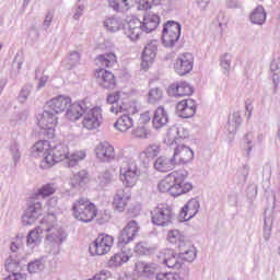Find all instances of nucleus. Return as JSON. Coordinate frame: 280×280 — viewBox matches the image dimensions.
<instances>
[{
	"label": "nucleus",
	"instance_id": "13d9d810",
	"mask_svg": "<svg viewBox=\"0 0 280 280\" xmlns=\"http://www.w3.org/2000/svg\"><path fill=\"white\" fill-rule=\"evenodd\" d=\"M47 77H43L40 80H39V86H45V84H47Z\"/></svg>",
	"mask_w": 280,
	"mask_h": 280
},
{
	"label": "nucleus",
	"instance_id": "cd10ccee",
	"mask_svg": "<svg viewBox=\"0 0 280 280\" xmlns=\"http://www.w3.org/2000/svg\"><path fill=\"white\" fill-rule=\"evenodd\" d=\"M153 167L154 170H156V172L167 173L172 172V170L176 167V164L173 158L170 159L167 156L162 155L155 160Z\"/></svg>",
	"mask_w": 280,
	"mask_h": 280
},
{
	"label": "nucleus",
	"instance_id": "2f4dec72",
	"mask_svg": "<svg viewBox=\"0 0 280 280\" xmlns=\"http://www.w3.org/2000/svg\"><path fill=\"white\" fill-rule=\"evenodd\" d=\"M198 209H200V203H198V200L191 199L182 209L180 217L184 218V220H191V218L198 213Z\"/></svg>",
	"mask_w": 280,
	"mask_h": 280
},
{
	"label": "nucleus",
	"instance_id": "1a4fd4ad",
	"mask_svg": "<svg viewBox=\"0 0 280 280\" xmlns=\"http://www.w3.org/2000/svg\"><path fill=\"white\" fill-rule=\"evenodd\" d=\"M173 215L172 208L161 203L151 210V222L155 226H170Z\"/></svg>",
	"mask_w": 280,
	"mask_h": 280
},
{
	"label": "nucleus",
	"instance_id": "4d7b16f0",
	"mask_svg": "<svg viewBox=\"0 0 280 280\" xmlns=\"http://www.w3.org/2000/svg\"><path fill=\"white\" fill-rule=\"evenodd\" d=\"M211 0H197V3L201 10H205L209 5Z\"/></svg>",
	"mask_w": 280,
	"mask_h": 280
},
{
	"label": "nucleus",
	"instance_id": "6e6d98bb",
	"mask_svg": "<svg viewBox=\"0 0 280 280\" xmlns=\"http://www.w3.org/2000/svg\"><path fill=\"white\" fill-rule=\"evenodd\" d=\"M5 268H7L8 272H14V268H19V265L15 262H8L5 265Z\"/></svg>",
	"mask_w": 280,
	"mask_h": 280
},
{
	"label": "nucleus",
	"instance_id": "c9c22d12",
	"mask_svg": "<svg viewBox=\"0 0 280 280\" xmlns=\"http://www.w3.org/2000/svg\"><path fill=\"white\" fill-rule=\"evenodd\" d=\"M170 118L167 117V112H165V108L158 107L153 115V126L154 128H163V126L167 125V121Z\"/></svg>",
	"mask_w": 280,
	"mask_h": 280
},
{
	"label": "nucleus",
	"instance_id": "f704fd0d",
	"mask_svg": "<svg viewBox=\"0 0 280 280\" xmlns=\"http://www.w3.org/2000/svg\"><path fill=\"white\" fill-rule=\"evenodd\" d=\"M132 126H135V121L129 115L120 116L114 124V128L119 132H128Z\"/></svg>",
	"mask_w": 280,
	"mask_h": 280
},
{
	"label": "nucleus",
	"instance_id": "c03bdc74",
	"mask_svg": "<svg viewBox=\"0 0 280 280\" xmlns=\"http://www.w3.org/2000/svg\"><path fill=\"white\" fill-rule=\"evenodd\" d=\"M55 194L56 187L51 184H46L37 190V196H40L42 198H49V196H54Z\"/></svg>",
	"mask_w": 280,
	"mask_h": 280
},
{
	"label": "nucleus",
	"instance_id": "c756f323",
	"mask_svg": "<svg viewBox=\"0 0 280 280\" xmlns=\"http://www.w3.org/2000/svg\"><path fill=\"white\" fill-rule=\"evenodd\" d=\"M137 0H108V5L115 12H128L131 8H135Z\"/></svg>",
	"mask_w": 280,
	"mask_h": 280
},
{
	"label": "nucleus",
	"instance_id": "37998d69",
	"mask_svg": "<svg viewBox=\"0 0 280 280\" xmlns=\"http://www.w3.org/2000/svg\"><path fill=\"white\" fill-rule=\"evenodd\" d=\"M139 117L137 119V125L140 126H150V121L152 120V113L150 110L141 112L139 108Z\"/></svg>",
	"mask_w": 280,
	"mask_h": 280
},
{
	"label": "nucleus",
	"instance_id": "e2e57ef3",
	"mask_svg": "<svg viewBox=\"0 0 280 280\" xmlns=\"http://www.w3.org/2000/svg\"><path fill=\"white\" fill-rule=\"evenodd\" d=\"M57 280H60V279H57Z\"/></svg>",
	"mask_w": 280,
	"mask_h": 280
},
{
	"label": "nucleus",
	"instance_id": "e433bc0d",
	"mask_svg": "<svg viewBox=\"0 0 280 280\" xmlns=\"http://www.w3.org/2000/svg\"><path fill=\"white\" fill-rule=\"evenodd\" d=\"M179 257L185 261H194L196 259V247L191 243L186 242L179 247Z\"/></svg>",
	"mask_w": 280,
	"mask_h": 280
},
{
	"label": "nucleus",
	"instance_id": "a211bd4d",
	"mask_svg": "<svg viewBox=\"0 0 280 280\" xmlns=\"http://www.w3.org/2000/svg\"><path fill=\"white\" fill-rule=\"evenodd\" d=\"M139 233V224L136 221H130L127 225L122 229L121 233L118 236V244L122 246L126 244H130Z\"/></svg>",
	"mask_w": 280,
	"mask_h": 280
},
{
	"label": "nucleus",
	"instance_id": "052dcab7",
	"mask_svg": "<svg viewBox=\"0 0 280 280\" xmlns=\"http://www.w3.org/2000/svg\"><path fill=\"white\" fill-rule=\"evenodd\" d=\"M174 143H178V140H175V141L172 142V144H174Z\"/></svg>",
	"mask_w": 280,
	"mask_h": 280
},
{
	"label": "nucleus",
	"instance_id": "58836bf2",
	"mask_svg": "<svg viewBox=\"0 0 280 280\" xmlns=\"http://www.w3.org/2000/svg\"><path fill=\"white\" fill-rule=\"evenodd\" d=\"M250 22L254 23V25H264L266 23V10H264V7L258 5L249 15Z\"/></svg>",
	"mask_w": 280,
	"mask_h": 280
},
{
	"label": "nucleus",
	"instance_id": "3c124183",
	"mask_svg": "<svg viewBox=\"0 0 280 280\" xmlns=\"http://www.w3.org/2000/svg\"><path fill=\"white\" fill-rule=\"evenodd\" d=\"M156 280H183V278L174 272H160L156 275Z\"/></svg>",
	"mask_w": 280,
	"mask_h": 280
},
{
	"label": "nucleus",
	"instance_id": "603ef678",
	"mask_svg": "<svg viewBox=\"0 0 280 280\" xmlns=\"http://www.w3.org/2000/svg\"><path fill=\"white\" fill-rule=\"evenodd\" d=\"M218 21L221 32H224V27L229 25V19H226V15H224V13H219Z\"/></svg>",
	"mask_w": 280,
	"mask_h": 280
},
{
	"label": "nucleus",
	"instance_id": "0eeeda50",
	"mask_svg": "<svg viewBox=\"0 0 280 280\" xmlns=\"http://www.w3.org/2000/svg\"><path fill=\"white\" fill-rule=\"evenodd\" d=\"M102 107L88 105L81 125L85 130H97L102 126Z\"/></svg>",
	"mask_w": 280,
	"mask_h": 280
},
{
	"label": "nucleus",
	"instance_id": "393cba45",
	"mask_svg": "<svg viewBox=\"0 0 280 280\" xmlns=\"http://www.w3.org/2000/svg\"><path fill=\"white\" fill-rule=\"evenodd\" d=\"M141 25L142 30H144L147 34H150V32H154V30L161 25V16L156 13L149 12L144 15Z\"/></svg>",
	"mask_w": 280,
	"mask_h": 280
},
{
	"label": "nucleus",
	"instance_id": "9d476101",
	"mask_svg": "<svg viewBox=\"0 0 280 280\" xmlns=\"http://www.w3.org/2000/svg\"><path fill=\"white\" fill-rule=\"evenodd\" d=\"M37 124L47 137H54L56 135V126H58V116L56 113L46 109L39 116Z\"/></svg>",
	"mask_w": 280,
	"mask_h": 280
},
{
	"label": "nucleus",
	"instance_id": "5701e85b",
	"mask_svg": "<svg viewBox=\"0 0 280 280\" xmlns=\"http://www.w3.org/2000/svg\"><path fill=\"white\" fill-rule=\"evenodd\" d=\"M158 48L153 43L148 44L142 52L141 69L148 71L156 58Z\"/></svg>",
	"mask_w": 280,
	"mask_h": 280
},
{
	"label": "nucleus",
	"instance_id": "b1692460",
	"mask_svg": "<svg viewBox=\"0 0 280 280\" xmlns=\"http://www.w3.org/2000/svg\"><path fill=\"white\" fill-rule=\"evenodd\" d=\"M40 215H43V203L35 202V203L28 206L22 220H23L24 224L30 226V225L34 224V222H36V219L40 218Z\"/></svg>",
	"mask_w": 280,
	"mask_h": 280
},
{
	"label": "nucleus",
	"instance_id": "6ab92c4d",
	"mask_svg": "<svg viewBox=\"0 0 280 280\" xmlns=\"http://www.w3.org/2000/svg\"><path fill=\"white\" fill-rule=\"evenodd\" d=\"M95 155L102 163H110L115 159V147L108 142H101L95 148Z\"/></svg>",
	"mask_w": 280,
	"mask_h": 280
},
{
	"label": "nucleus",
	"instance_id": "473e14b6",
	"mask_svg": "<svg viewBox=\"0 0 280 280\" xmlns=\"http://www.w3.org/2000/svg\"><path fill=\"white\" fill-rule=\"evenodd\" d=\"M175 171L167 174L158 185L159 191L162 194H170L172 196V189H174Z\"/></svg>",
	"mask_w": 280,
	"mask_h": 280
},
{
	"label": "nucleus",
	"instance_id": "de8ad7c7",
	"mask_svg": "<svg viewBox=\"0 0 280 280\" xmlns=\"http://www.w3.org/2000/svg\"><path fill=\"white\" fill-rule=\"evenodd\" d=\"M163 97V92L159 88L151 89L149 92L148 101L150 104H156Z\"/></svg>",
	"mask_w": 280,
	"mask_h": 280
},
{
	"label": "nucleus",
	"instance_id": "39448f33",
	"mask_svg": "<svg viewBox=\"0 0 280 280\" xmlns=\"http://www.w3.org/2000/svg\"><path fill=\"white\" fill-rule=\"evenodd\" d=\"M191 189H194V184L189 182V173L186 170L175 171L172 196L176 198L178 196L189 194Z\"/></svg>",
	"mask_w": 280,
	"mask_h": 280
},
{
	"label": "nucleus",
	"instance_id": "f8f14e48",
	"mask_svg": "<svg viewBox=\"0 0 280 280\" xmlns=\"http://www.w3.org/2000/svg\"><path fill=\"white\" fill-rule=\"evenodd\" d=\"M89 104L91 103L86 100H83L80 103H73L72 101L66 112V119H69V121H78L82 119L84 113H86V108H89Z\"/></svg>",
	"mask_w": 280,
	"mask_h": 280
},
{
	"label": "nucleus",
	"instance_id": "49530a36",
	"mask_svg": "<svg viewBox=\"0 0 280 280\" xmlns=\"http://www.w3.org/2000/svg\"><path fill=\"white\" fill-rule=\"evenodd\" d=\"M158 154H161V147L156 144H150L142 153L141 156L147 159H155Z\"/></svg>",
	"mask_w": 280,
	"mask_h": 280
},
{
	"label": "nucleus",
	"instance_id": "f3484780",
	"mask_svg": "<svg viewBox=\"0 0 280 280\" xmlns=\"http://www.w3.org/2000/svg\"><path fill=\"white\" fill-rule=\"evenodd\" d=\"M168 93L174 97H189L194 95V86L186 81H178L168 86Z\"/></svg>",
	"mask_w": 280,
	"mask_h": 280
},
{
	"label": "nucleus",
	"instance_id": "7ed1b4c3",
	"mask_svg": "<svg viewBox=\"0 0 280 280\" xmlns=\"http://www.w3.org/2000/svg\"><path fill=\"white\" fill-rule=\"evenodd\" d=\"M97 213H100L97 206L89 198L81 197L72 205V215L79 222L89 224V222H93L97 218Z\"/></svg>",
	"mask_w": 280,
	"mask_h": 280
},
{
	"label": "nucleus",
	"instance_id": "79ce46f5",
	"mask_svg": "<svg viewBox=\"0 0 280 280\" xmlns=\"http://www.w3.org/2000/svg\"><path fill=\"white\" fill-rule=\"evenodd\" d=\"M104 27H106L107 32H119L121 30V21L117 18H107L104 21Z\"/></svg>",
	"mask_w": 280,
	"mask_h": 280
},
{
	"label": "nucleus",
	"instance_id": "bb28decb",
	"mask_svg": "<svg viewBox=\"0 0 280 280\" xmlns=\"http://www.w3.org/2000/svg\"><path fill=\"white\" fill-rule=\"evenodd\" d=\"M91 177H89V172L82 170L79 171L70 178V186L73 189H84L88 183H90Z\"/></svg>",
	"mask_w": 280,
	"mask_h": 280
},
{
	"label": "nucleus",
	"instance_id": "9b49d317",
	"mask_svg": "<svg viewBox=\"0 0 280 280\" xmlns=\"http://www.w3.org/2000/svg\"><path fill=\"white\" fill-rule=\"evenodd\" d=\"M194 55L191 52L179 54L174 63V70L177 75H187L194 71Z\"/></svg>",
	"mask_w": 280,
	"mask_h": 280
},
{
	"label": "nucleus",
	"instance_id": "a878e982",
	"mask_svg": "<svg viewBox=\"0 0 280 280\" xmlns=\"http://www.w3.org/2000/svg\"><path fill=\"white\" fill-rule=\"evenodd\" d=\"M160 259H162L163 264L167 266V268H180V261H178V255L174 249H164L160 254Z\"/></svg>",
	"mask_w": 280,
	"mask_h": 280
},
{
	"label": "nucleus",
	"instance_id": "c85d7f7f",
	"mask_svg": "<svg viewBox=\"0 0 280 280\" xmlns=\"http://www.w3.org/2000/svg\"><path fill=\"white\" fill-rule=\"evenodd\" d=\"M84 159H86V150L80 149L70 153L68 147V156L63 161H66L67 167H75Z\"/></svg>",
	"mask_w": 280,
	"mask_h": 280
},
{
	"label": "nucleus",
	"instance_id": "a19ab883",
	"mask_svg": "<svg viewBox=\"0 0 280 280\" xmlns=\"http://www.w3.org/2000/svg\"><path fill=\"white\" fill-rule=\"evenodd\" d=\"M133 139H148L152 135L150 125H137V127L131 131Z\"/></svg>",
	"mask_w": 280,
	"mask_h": 280
},
{
	"label": "nucleus",
	"instance_id": "423d86ee",
	"mask_svg": "<svg viewBox=\"0 0 280 280\" xmlns=\"http://www.w3.org/2000/svg\"><path fill=\"white\" fill-rule=\"evenodd\" d=\"M139 176H141V170L137 162L128 161L120 167V180L125 187H135L139 183Z\"/></svg>",
	"mask_w": 280,
	"mask_h": 280
},
{
	"label": "nucleus",
	"instance_id": "bf43d9fd",
	"mask_svg": "<svg viewBox=\"0 0 280 280\" xmlns=\"http://www.w3.org/2000/svg\"><path fill=\"white\" fill-rule=\"evenodd\" d=\"M48 23H51V18L48 16Z\"/></svg>",
	"mask_w": 280,
	"mask_h": 280
},
{
	"label": "nucleus",
	"instance_id": "aec40b11",
	"mask_svg": "<svg viewBox=\"0 0 280 280\" xmlns=\"http://www.w3.org/2000/svg\"><path fill=\"white\" fill-rule=\"evenodd\" d=\"M110 113L119 115L121 113H128L129 115H138L139 105L135 101H121L120 103H113Z\"/></svg>",
	"mask_w": 280,
	"mask_h": 280
},
{
	"label": "nucleus",
	"instance_id": "4468645a",
	"mask_svg": "<svg viewBox=\"0 0 280 280\" xmlns=\"http://www.w3.org/2000/svg\"><path fill=\"white\" fill-rule=\"evenodd\" d=\"M71 97L67 95H58L47 101L46 106L49 110H52L56 115L65 113L69 106H71Z\"/></svg>",
	"mask_w": 280,
	"mask_h": 280
},
{
	"label": "nucleus",
	"instance_id": "09e8293b",
	"mask_svg": "<svg viewBox=\"0 0 280 280\" xmlns=\"http://www.w3.org/2000/svg\"><path fill=\"white\" fill-rule=\"evenodd\" d=\"M126 97L121 92H114L107 96L108 104H119L121 102H127Z\"/></svg>",
	"mask_w": 280,
	"mask_h": 280
},
{
	"label": "nucleus",
	"instance_id": "8fccbe9b",
	"mask_svg": "<svg viewBox=\"0 0 280 280\" xmlns=\"http://www.w3.org/2000/svg\"><path fill=\"white\" fill-rule=\"evenodd\" d=\"M163 0H140V10H152L154 5H161Z\"/></svg>",
	"mask_w": 280,
	"mask_h": 280
},
{
	"label": "nucleus",
	"instance_id": "ea45409f",
	"mask_svg": "<svg viewBox=\"0 0 280 280\" xmlns=\"http://www.w3.org/2000/svg\"><path fill=\"white\" fill-rule=\"evenodd\" d=\"M154 267L152 265L138 261L135 266V272L138 273L139 277H150L154 272Z\"/></svg>",
	"mask_w": 280,
	"mask_h": 280
},
{
	"label": "nucleus",
	"instance_id": "4be33fe9",
	"mask_svg": "<svg viewBox=\"0 0 280 280\" xmlns=\"http://www.w3.org/2000/svg\"><path fill=\"white\" fill-rule=\"evenodd\" d=\"M176 113L184 119L194 117L196 115V101L191 98L179 101L176 106Z\"/></svg>",
	"mask_w": 280,
	"mask_h": 280
},
{
	"label": "nucleus",
	"instance_id": "dca6fc26",
	"mask_svg": "<svg viewBox=\"0 0 280 280\" xmlns=\"http://www.w3.org/2000/svg\"><path fill=\"white\" fill-rule=\"evenodd\" d=\"M95 78L103 89H115L117 86V78L115 74L104 68L95 70Z\"/></svg>",
	"mask_w": 280,
	"mask_h": 280
},
{
	"label": "nucleus",
	"instance_id": "20e7f679",
	"mask_svg": "<svg viewBox=\"0 0 280 280\" xmlns=\"http://www.w3.org/2000/svg\"><path fill=\"white\" fill-rule=\"evenodd\" d=\"M113 246H115V237L110 234L101 233L90 244L89 253L92 257H104L113 250Z\"/></svg>",
	"mask_w": 280,
	"mask_h": 280
},
{
	"label": "nucleus",
	"instance_id": "4c0bfd02",
	"mask_svg": "<svg viewBox=\"0 0 280 280\" xmlns=\"http://www.w3.org/2000/svg\"><path fill=\"white\" fill-rule=\"evenodd\" d=\"M166 241L168 244H178L179 248L187 243L185 234L179 230H171L167 232Z\"/></svg>",
	"mask_w": 280,
	"mask_h": 280
},
{
	"label": "nucleus",
	"instance_id": "f257e3e1",
	"mask_svg": "<svg viewBox=\"0 0 280 280\" xmlns=\"http://www.w3.org/2000/svg\"><path fill=\"white\" fill-rule=\"evenodd\" d=\"M47 244H62L67 241V232L58 228V218L56 213H47L42 219V226L33 229L26 237V246L36 248L43 242V233Z\"/></svg>",
	"mask_w": 280,
	"mask_h": 280
},
{
	"label": "nucleus",
	"instance_id": "ddd939ff",
	"mask_svg": "<svg viewBox=\"0 0 280 280\" xmlns=\"http://www.w3.org/2000/svg\"><path fill=\"white\" fill-rule=\"evenodd\" d=\"M130 200H132V192L128 189H119L114 195L112 207L115 211L121 213L126 211V207L130 205Z\"/></svg>",
	"mask_w": 280,
	"mask_h": 280
},
{
	"label": "nucleus",
	"instance_id": "412c9836",
	"mask_svg": "<svg viewBox=\"0 0 280 280\" xmlns=\"http://www.w3.org/2000/svg\"><path fill=\"white\" fill-rule=\"evenodd\" d=\"M143 32H145L143 30V26L141 24V21L137 18L131 19L126 27H125V34L127 36V38H129V40H139V38H141V36H143Z\"/></svg>",
	"mask_w": 280,
	"mask_h": 280
},
{
	"label": "nucleus",
	"instance_id": "864d4df0",
	"mask_svg": "<svg viewBox=\"0 0 280 280\" xmlns=\"http://www.w3.org/2000/svg\"><path fill=\"white\" fill-rule=\"evenodd\" d=\"M4 280H27V277H25L23 273L12 272Z\"/></svg>",
	"mask_w": 280,
	"mask_h": 280
},
{
	"label": "nucleus",
	"instance_id": "a18cd8bd",
	"mask_svg": "<svg viewBox=\"0 0 280 280\" xmlns=\"http://www.w3.org/2000/svg\"><path fill=\"white\" fill-rule=\"evenodd\" d=\"M27 270L31 275L43 272V270H45V262L43 260H34L28 264Z\"/></svg>",
	"mask_w": 280,
	"mask_h": 280
},
{
	"label": "nucleus",
	"instance_id": "680f3d73",
	"mask_svg": "<svg viewBox=\"0 0 280 280\" xmlns=\"http://www.w3.org/2000/svg\"><path fill=\"white\" fill-rule=\"evenodd\" d=\"M49 19V16H46L45 23H47V20Z\"/></svg>",
	"mask_w": 280,
	"mask_h": 280
},
{
	"label": "nucleus",
	"instance_id": "5fc2aeb1",
	"mask_svg": "<svg viewBox=\"0 0 280 280\" xmlns=\"http://www.w3.org/2000/svg\"><path fill=\"white\" fill-rule=\"evenodd\" d=\"M22 244H23V242L18 238L16 242H13V243L11 244V250H12L13 253H16V252L19 250V247H20Z\"/></svg>",
	"mask_w": 280,
	"mask_h": 280
},
{
	"label": "nucleus",
	"instance_id": "6e6552de",
	"mask_svg": "<svg viewBox=\"0 0 280 280\" xmlns=\"http://www.w3.org/2000/svg\"><path fill=\"white\" fill-rule=\"evenodd\" d=\"M180 38V24L168 21L164 24L162 31V43L164 47H174Z\"/></svg>",
	"mask_w": 280,
	"mask_h": 280
},
{
	"label": "nucleus",
	"instance_id": "72a5a7b5",
	"mask_svg": "<svg viewBox=\"0 0 280 280\" xmlns=\"http://www.w3.org/2000/svg\"><path fill=\"white\" fill-rule=\"evenodd\" d=\"M96 62L105 69H113L117 65V55L115 52H105L96 57Z\"/></svg>",
	"mask_w": 280,
	"mask_h": 280
},
{
	"label": "nucleus",
	"instance_id": "7c9ffc66",
	"mask_svg": "<svg viewBox=\"0 0 280 280\" xmlns=\"http://www.w3.org/2000/svg\"><path fill=\"white\" fill-rule=\"evenodd\" d=\"M128 261H130V255L125 250H121L110 256L108 266L109 268H121V266L128 264Z\"/></svg>",
	"mask_w": 280,
	"mask_h": 280
},
{
	"label": "nucleus",
	"instance_id": "f03ea898",
	"mask_svg": "<svg viewBox=\"0 0 280 280\" xmlns=\"http://www.w3.org/2000/svg\"><path fill=\"white\" fill-rule=\"evenodd\" d=\"M33 152L43 156L42 166L48 170L57 163H62L69 156V147L62 143L54 144L48 140H39L33 145Z\"/></svg>",
	"mask_w": 280,
	"mask_h": 280
},
{
	"label": "nucleus",
	"instance_id": "2eb2a0df",
	"mask_svg": "<svg viewBox=\"0 0 280 280\" xmlns=\"http://www.w3.org/2000/svg\"><path fill=\"white\" fill-rule=\"evenodd\" d=\"M173 161L175 165H185L194 161V150L185 144H178L174 149Z\"/></svg>",
	"mask_w": 280,
	"mask_h": 280
}]
</instances>
